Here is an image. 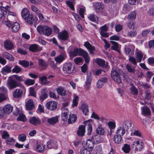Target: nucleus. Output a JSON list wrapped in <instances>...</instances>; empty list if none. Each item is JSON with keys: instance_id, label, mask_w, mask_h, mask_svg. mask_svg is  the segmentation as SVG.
<instances>
[{"instance_id": "1", "label": "nucleus", "mask_w": 154, "mask_h": 154, "mask_svg": "<svg viewBox=\"0 0 154 154\" xmlns=\"http://www.w3.org/2000/svg\"><path fill=\"white\" fill-rule=\"evenodd\" d=\"M9 7L8 6L4 7L0 6V21L2 20L3 16H5V15L8 13L9 15L16 16V14L13 11H8Z\"/></svg>"}, {"instance_id": "2", "label": "nucleus", "mask_w": 154, "mask_h": 154, "mask_svg": "<svg viewBox=\"0 0 154 154\" xmlns=\"http://www.w3.org/2000/svg\"><path fill=\"white\" fill-rule=\"evenodd\" d=\"M111 76L112 79L117 83L122 82V79L119 73L115 70L112 69L111 72Z\"/></svg>"}, {"instance_id": "3", "label": "nucleus", "mask_w": 154, "mask_h": 154, "mask_svg": "<svg viewBox=\"0 0 154 154\" xmlns=\"http://www.w3.org/2000/svg\"><path fill=\"white\" fill-rule=\"evenodd\" d=\"M92 76L91 73L89 72L87 74L85 85H84L85 88L86 90L89 89L91 83Z\"/></svg>"}, {"instance_id": "4", "label": "nucleus", "mask_w": 154, "mask_h": 154, "mask_svg": "<svg viewBox=\"0 0 154 154\" xmlns=\"http://www.w3.org/2000/svg\"><path fill=\"white\" fill-rule=\"evenodd\" d=\"M7 86L10 89H11L15 88L17 86L20 87L23 89H24V86L20 84V85H17L16 82L12 79H9L7 83Z\"/></svg>"}, {"instance_id": "5", "label": "nucleus", "mask_w": 154, "mask_h": 154, "mask_svg": "<svg viewBox=\"0 0 154 154\" xmlns=\"http://www.w3.org/2000/svg\"><path fill=\"white\" fill-rule=\"evenodd\" d=\"M72 63H65L63 67V71L65 73L70 74L72 72Z\"/></svg>"}, {"instance_id": "6", "label": "nucleus", "mask_w": 154, "mask_h": 154, "mask_svg": "<svg viewBox=\"0 0 154 154\" xmlns=\"http://www.w3.org/2000/svg\"><path fill=\"white\" fill-rule=\"evenodd\" d=\"M100 29V35L102 37L107 38L110 35L112 34L111 33H110V34H109L106 32L108 30V27L106 24H105L101 27Z\"/></svg>"}, {"instance_id": "7", "label": "nucleus", "mask_w": 154, "mask_h": 154, "mask_svg": "<svg viewBox=\"0 0 154 154\" xmlns=\"http://www.w3.org/2000/svg\"><path fill=\"white\" fill-rule=\"evenodd\" d=\"M135 47L133 45H130L128 46H125V52L127 55H132L134 54Z\"/></svg>"}, {"instance_id": "8", "label": "nucleus", "mask_w": 154, "mask_h": 154, "mask_svg": "<svg viewBox=\"0 0 154 154\" xmlns=\"http://www.w3.org/2000/svg\"><path fill=\"white\" fill-rule=\"evenodd\" d=\"M70 114L67 108L63 109L61 114L62 119L64 121H66Z\"/></svg>"}, {"instance_id": "9", "label": "nucleus", "mask_w": 154, "mask_h": 154, "mask_svg": "<svg viewBox=\"0 0 154 154\" xmlns=\"http://www.w3.org/2000/svg\"><path fill=\"white\" fill-rule=\"evenodd\" d=\"M83 50L81 48H75L73 51L69 52V56L70 57L73 58L77 56L81 55Z\"/></svg>"}, {"instance_id": "10", "label": "nucleus", "mask_w": 154, "mask_h": 154, "mask_svg": "<svg viewBox=\"0 0 154 154\" xmlns=\"http://www.w3.org/2000/svg\"><path fill=\"white\" fill-rule=\"evenodd\" d=\"M132 147L134 148L137 151H140L143 148V143L142 142H140L139 141L137 140L133 143Z\"/></svg>"}, {"instance_id": "11", "label": "nucleus", "mask_w": 154, "mask_h": 154, "mask_svg": "<svg viewBox=\"0 0 154 154\" xmlns=\"http://www.w3.org/2000/svg\"><path fill=\"white\" fill-rule=\"evenodd\" d=\"M57 106V103L55 101H51L46 104V107L51 110H54L56 109Z\"/></svg>"}, {"instance_id": "12", "label": "nucleus", "mask_w": 154, "mask_h": 154, "mask_svg": "<svg viewBox=\"0 0 154 154\" xmlns=\"http://www.w3.org/2000/svg\"><path fill=\"white\" fill-rule=\"evenodd\" d=\"M69 36L68 32L66 30L61 32L58 35V37L60 39L64 41L67 40Z\"/></svg>"}, {"instance_id": "13", "label": "nucleus", "mask_w": 154, "mask_h": 154, "mask_svg": "<svg viewBox=\"0 0 154 154\" xmlns=\"http://www.w3.org/2000/svg\"><path fill=\"white\" fill-rule=\"evenodd\" d=\"M58 143L55 140H50L47 143V147L49 149H57L58 148Z\"/></svg>"}, {"instance_id": "14", "label": "nucleus", "mask_w": 154, "mask_h": 154, "mask_svg": "<svg viewBox=\"0 0 154 154\" xmlns=\"http://www.w3.org/2000/svg\"><path fill=\"white\" fill-rule=\"evenodd\" d=\"M29 121L31 124L34 125H38L41 123L40 119L38 117L35 116L31 117L29 119Z\"/></svg>"}, {"instance_id": "15", "label": "nucleus", "mask_w": 154, "mask_h": 154, "mask_svg": "<svg viewBox=\"0 0 154 154\" xmlns=\"http://www.w3.org/2000/svg\"><path fill=\"white\" fill-rule=\"evenodd\" d=\"M95 62L100 66L106 67L108 66V63L102 59L99 58H96Z\"/></svg>"}, {"instance_id": "16", "label": "nucleus", "mask_w": 154, "mask_h": 154, "mask_svg": "<svg viewBox=\"0 0 154 154\" xmlns=\"http://www.w3.org/2000/svg\"><path fill=\"white\" fill-rule=\"evenodd\" d=\"M59 118V116H56L48 118L47 119V122L50 125H54L58 122Z\"/></svg>"}, {"instance_id": "17", "label": "nucleus", "mask_w": 154, "mask_h": 154, "mask_svg": "<svg viewBox=\"0 0 154 154\" xmlns=\"http://www.w3.org/2000/svg\"><path fill=\"white\" fill-rule=\"evenodd\" d=\"M29 50L32 52L40 51L42 50V48L39 47L36 44H33L31 45L29 48Z\"/></svg>"}, {"instance_id": "18", "label": "nucleus", "mask_w": 154, "mask_h": 154, "mask_svg": "<svg viewBox=\"0 0 154 154\" xmlns=\"http://www.w3.org/2000/svg\"><path fill=\"white\" fill-rule=\"evenodd\" d=\"M84 45L88 50L90 54H93L94 51L95 50V48L89 42H85Z\"/></svg>"}, {"instance_id": "19", "label": "nucleus", "mask_w": 154, "mask_h": 154, "mask_svg": "<svg viewBox=\"0 0 154 154\" xmlns=\"http://www.w3.org/2000/svg\"><path fill=\"white\" fill-rule=\"evenodd\" d=\"M45 148V145L42 144H37L35 148V150L38 152L41 153L44 151Z\"/></svg>"}, {"instance_id": "20", "label": "nucleus", "mask_w": 154, "mask_h": 154, "mask_svg": "<svg viewBox=\"0 0 154 154\" xmlns=\"http://www.w3.org/2000/svg\"><path fill=\"white\" fill-rule=\"evenodd\" d=\"M22 90L20 89H17L14 90L13 92V96L14 97L16 98H19L20 97L23 93V90H24L25 88L23 89L22 88Z\"/></svg>"}, {"instance_id": "21", "label": "nucleus", "mask_w": 154, "mask_h": 154, "mask_svg": "<svg viewBox=\"0 0 154 154\" xmlns=\"http://www.w3.org/2000/svg\"><path fill=\"white\" fill-rule=\"evenodd\" d=\"M143 54L138 49L136 50V57L137 60V62L140 63L142 60L143 56Z\"/></svg>"}, {"instance_id": "22", "label": "nucleus", "mask_w": 154, "mask_h": 154, "mask_svg": "<svg viewBox=\"0 0 154 154\" xmlns=\"http://www.w3.org/2000/svg\"><path fill=\"white\" fill-rule=\"evenodd\" d=\"M26 107L27 110H29L33 109L34 107L33 100L31 99L29 100L26 103Z\"/></svg>"}, {"instance_id": "23", "label": "nucleus", "mask_w": 154, "mask_h": 154, "mask_svg": "<svg viewBox=\"0 0 154 154\" xmlns=\"http://www.w3.org/2000/svg\"><path fill=\"white\" fill-rule=\"evenodd\" d=\"M4 46L7 50H11L13 48V43L9 40H6L4 42Z\"/></svg>"}, {"instance_id": "24", "label": "nucleus", "mask_w": 154, "mask_h": 154, "mask_svg": "<svg viewBox=\"0 0 154 154\" xmlns=\"http://www.w3.org/2000/svg\"><path fill=\"white\" fill-rule=\"evenodd\" d=\"M93 5L95 10L98 11H102L104 7L103 4L100 2H94Z\"/></svg>"}, {"instance_id": "25", "label": "nucleus", "mask_w": 154, "mask_h": 154, "mask_svg": "<svg viewBox=\"0 0 154 154\" xmlns=\"http://www.w3.org/2000/svg\"><path fill=\"white\" fill-rule=\"evenodd\" d=\"M13 107L11 105L8 104L6 105L3 108V110L5 113L9 114L12 111Z\"/></svg>"}, {"instance_id": "26", "label": "nucleus", "mask_w": 154, "mask_h": 154, "mask_svg": "<svg viewBox=\"0 0 154 154\" xmlns=\"http://www.w3.org/2000/svg\"><path fill=\"white\" fill-rule=\"evenodd\" d=\"M142 114L144 116H149L151 114V111L149 108L146 106L141 107Z\"/></svg>"}, {"instance_id": "27", "label": "nucleus", "mask_w": 154, "mask_h": 154, "mask_svg": "<svg viewBox=\"0 0 154 154\" xmlns=\"http://www.w3.org/2000/svg\"><path fill=\"white\" fill-rule=\"evenodd\" d=\"M66 57L65 54H60L55 58V60L57 63H60L66 59Z\"/></svg>"}, {"instance_id": "28", "label": "nucleus", "mask_w": 154, "mask_h": 154, "mask_svg": "<svg viewBox=\"0 0 154 154\" xmlns=\"http://www.w3.org/2000/svg\"><path fill=\"white\" fill-rule=\"evenodd\" d=\"M80 109L82 111L83 113L85 116L88 115L89 110L88 106L85 104H82L80 107Z\"/></svg>"}, {"instance_id": "29", "label": "nucleus", "mask_w": 154, "mask_h": 154, "mask_svg": "<svg viewBox=\"0 0 154 154\" xmlns=\"http://www.w3.org/2000/svg\"><path fill=\"white\" fill-rule=\"evenodd\" d=\"M38 64L41 67V70H45L48 67L47 63L42 59L39 60Z\"/></svg>"}, {"instance_id": "30", "label": "nucleus", "mask_w": 154, "mask_h": 154, "mask_svg": "<svg viewBox=\"0 0 154 154\" xmlns=\"http://www.w3.org/2000/svg\"><path fill=\"white\" fill-rule=\"evenodd\" d=\"M43 32V34L47 36L50 35L52 32V29L47 26L45 25Z\"/></svg>"}, {"instance_id": "31", "label": "nucleus", "mask_w": 154, "mask_h": 154, "mask_svg": "<svg viewBox=\"0 0 154 154\" xmlns=\"http://www.w3.org/2000/svg\"><path fill=\"white\" fill-rule=\"evenodd\" d=\"M85 132V127L84 125H81L79 128L77 132L78 135L82 136L84 135Z\"/></svg>"}, {"instance_id": "32", "label": "nucleus", "mask_w": 154, "mask_h": 154, "mask_svg": "<svg viewBox=\"0 0 154 154\" xmlns=\"http://www.w3.org/2000/svg\"><path fill=\"white\" fill-rule=\"evenodd\" d=\"M91 140L96 144L99 143L101 142V137L99 135H95L93 136Z\"/></svg>"}, {"instance_id": "33", "label": "nucleus", "mask_w": 154, "mask_h": 154, "mask_svg": "<svg viewBox=\"0 0 154 154\" xmlns=\"http://www.w3.org/2000/svg\"><path fill=\"white\" fill-rule=\"evenodd\" d=\"M20 28V25L17 22H14L11 25V29L12 32H17Z\"/></svg>"}, {"instance_id": "34", "label": "nucleus", "mask_w": 154, "mask_h": 154, "mask_svg": "<svg viewBox=\"0 0 154 154\" xmlns=\"http://www.w3.org/2000/svg\"><path fill=\"white\" fill-rule=\"evenodd\" d=\"M56 90L57 94L60 95L64 96L66 94V91L62 87H58L56 89Z\"/></svg>"}, {"instance_id": "35", "label": "nucleus", "mask_w": 154, "mask_h": 154, "mask_svg": "<svg viewBox=\"0 0 154 154\" xmlns=\"http://www.w3.org/2000/svg\"><path fill=\"white\" fill-rule=\"evenodd\" d=\"M81 55L84 58L85 62L88 64L90 62V57L88 52L83 50Z\"/></svg>"}, {"instance_id": "36", "label": "nucleus", "mask_w": 154, "mask_h": 154, "mask_svg": "<svg viewBox=\"0 0 154 154\" xmlns=\"http://www.w3.org/2000/svg\"><path fill=\"white\" fill-rule=\"evenodd\" d=\"M81 55L84 58L85 62L88 64L90 62V57L88 52L83 50Z\"/></svg>"}, {"instance_id": "37", "label": "nucleus", "mask_w": 154, "mask_h": 154, "mask_svg": "<svg viewBox=\"0 0 154 154\" xmlns=\"http://www.w3.org/2000/svg\"><path fill=\"white\" fill-rule=\"evenodd\" d=\"M79 100V97L76 95L74 94L73 99L72 100V106L73 107H76L77 106Z\"/></svg>"}, {"instance_id": "38", "label": "nucleus", "mask_w": 154, "mask_h": 154, "mask_svg": "<svg viewBox=\"0 0 154 154\" xmlns=\"http://www.w3.org/2000/svg\"><path fill=\"white\" fill-rule=\"evenodd\" d=\"M136 15L137 13L135 11H132L129 14L127 18L129 20H134L136 18Z\"/></svg>"}, {"instance_id": "39", "label": "nucleus", "mask_w": 154, "mask_h": 154, "mask_svg": "<svg viewBox=\"0 0 154 154\" xmlns=\"http://www.w3.org/2000/svg\"><path fill=\"white\" fill-rule=\"evenodd\" d=\"M77 119V117L75 115L72 114L70 115L68 119V122L69 124H72L75 122Z\"/></svg>"}, {"instance_id": "40", "label": "nucleus", "mask_w": 154, "mask_h": 154, "mask_svg": "<svg viewBox=\"0 0 154 154\" xmlns=\"http://www.w3.org/2000/svg\"><path fill=\"white\" fill-rule=\"evenodd\" d=\"M125 130L121 127H119L117 129L116 131V134L119 135L122 137L125 134Z\"/></svg>"}, {"instance_id": "41", "label": "nucleus", "mask_w": 154, "mask_h": 154, "mask_svg": "<svg viewBox=\"0 0 154 154\" xmlns=\"http://www.w3.org/2000/svg\"><path fill=\"white\" fill-rule=\"evenodd\" d=\"M126 67L129 72L135 73L136 71L135 68L136 67V66L134 65V66H133L131 65L128 64L126 65Z\"/></svg>"}, {"instance_id": "42", "label": "nucleus", "mask_w": 154, "mask_h": 154, "mask_svg": "<svg viewBox=\"0 0 154 154\" xmlns=\"http://www.w3.org/2000/svg\"><path fill=\"white\" fill-rule=\"evenodd\" d=\"M110 42L112 44L111 48L113 50H116L120 53V50L118 49L119 48V45L117 43L113 41H111Z\"/></svg>"}, {"instance_id": "43", "label": "nucleus", "mask_w": 154, "mask_h": 154, "mask_svg": "<svg viewBox=\"0 0 154 154\" xmlns=\"http://www.w3.org/2000/svg\"><path fill=\"white\" fill-rule=\"evenodd\" d=\"M22 16L23 18L25 19L30 15L29 12L27 8H24L22 11Z\"/></svg>"}, {"instance_id": "44", "label": "nucleus", "mask_w": 154, "mask_h": 154, "mask_svg": "<svg viewBox=\"0 0 154 154\" xmlns=\"http://www.w3.org/2000/svg\"><path fill=\"white\" fill-rule=\"evenodd\" d=\"M131 123L129 121H124L123 122L122 126H121L125 130H127L130 127H131Z\"/></svg>"}, {"instance_id": "45", "label": "nucleus", "mask_w": 154, "mask_h": 154, "mask_svg": "<svg viewBox=\"0 0 154 154\" xmlns=\"http://www.w3.org/2000/svg\"><path fill=\"white\" fill-rule=\"evenodd\" d=\"M96 132L98 134L103 135L104 133V130L102 127V125L100 124L98 125L97 128L96 130Z\"/></svg>"}, {"instance_id": "46", "label": "nucleus", "mask_w": 154, "mask_h": 154, "mask_svg": "<svg viewBox=\"0 0 154 154\" xmlns=\"http://www.w3.org/2000/svg\"><path fill=\"white\" fill-rule=\"evenodd\" d=\"M131 87L130 88V93L133 95H137L138 94L137 89L135 88L134 85L132 84L130 85Z\"/></svg>"}, {"instance_id": "47", "label": "nucleus", "mask_w": 154, "mask_h": 154, "mask_svg": "<svg viewBox=\"0 0 154 154\" xmlns=\"http://www.w3.org/2000/svg\"><path fill=\"white\" fill-rule=\"evenodd\" d=\"M25 21L29 24H32L34 21V16L32 14H30L25 19Z\"/></svg>"}, {"instance_id": "48", "label": "nucleus", "mask_w": 154, "mask_h": 154, "mask_svg": "<svg viewBox=\"0 0 154 154\" xmlns=\"http://www.w3.org/2000/svg\"><path fill=\"white\" fill-rule=\"evenodd\" d=\"M39 80L40 81L41 84L43 85L47 84L49 83V81L47 80V78L45 76L40 77Z\"/></svg>"}, {"instance_id": "49", "label": "nucleus", "mask_w": 154, "mask_h": 154, "mask_svg": "<svg viewBox=\"0 0 154 154\" xmlns=\"http://www.w3.org/2000/svg\"><path fill=\"white\" fill-rule=\"evenodd\" d=\"M2 22L3 24L7 26L10 27L11 26V23L8 19H7L5 16H3L2 19Z\"/></svg>"}, {"instance_id": "50", "label": "nucleus", "mask_w": 154, "mask_h": 154, "mask_svg": "<svg viewBox=\"0 0 154 154\" xmlns=\"http://www.w3.org/2000/svg\"><path fill=\"white\" fill-rule=\"evenodd\" d=\"M3 55L4 57L6 58L11 61H13L14 60V57L12 56V55L7 52H3Z\"/></svg>"}, {"instance_id": "51", "label": "nucleus", "mask_w": 154, "mask_h": 154, "mask_svg": "<svg viewBox=\"0 0 154 154\" xmlns=\"http://www.w3.org/2000/svg\"><path fill=\"white\" fill-rule=\"evenodd\" d=\"M11 71V68L8 66H6L3 68L2 71V73L3 74H5L6 73H10Z\"/></svg>"}, {"instance_id": "52", "label": "nucleus", "mask_w": 154, "mask_h": 154, "mask_svg": "<svg viewBox=\"0 0 154 154\" xmlns=\"http://www.w3.org/2000/svg\"><path fill=\"white\" fill-rule=\"evenodd\" d=\"M94 143L92 140L90 139H88L85 143L86 146L88 147V149L90 148V149H91L93 147Z\"/></svg>"}, {"instance_id": "53", "label": "nucleus", "mask_w": 154, "mask_h": 154, "mask_svg": "<svg viewBox=\"0 0 154 154\" xmlns=\"http://www.w3.org/2000/svg\"><path fill=\"white\" fill-rule=\"evenodd\" d=\"M128 60L130 63H131L134 65L136 66L137 65V60H136L135 58L132 56L129 55Z\"/></svg>"}, {"instance_id": "54", "label": "nucleus", "mask_w": 154, "mask_h": 154, "mask_svg": "<svg viewBox=\"0 0 154 154\" xmlns=\"http://www.w3.org/2000/svg\"><path fill=\"white\" fill-rule=\"evenodd\" d=\"M122 137L119 135L116 134L114 137V141L115 143H119L122 141Z\"/></svg>"}, {"instance_id": "55", "label": "nucleus", "mask_w": 154, "mask_h": 154, "mask_svg": "<svg viewBox=\"0 0 154 154\" xmlns=\"http://www.w3.org/2000/svg\"><path fill=\"white\" fill-rule=\"evenodd\" d=\"M91 151V149L83 147L80 150V153L81 154H90Z\"/></svg>"}, {"instance_id": "56", "label": "nucleus", "mask_w": 154, "mask_h": 154, "mask_svg": "<svg viewBox=\"0 0 154 154\" xmlns=\"http://www.w3.org/2000/svg\"><path fill=\"white\" fill-rule=\"evenodd\" d=\"M45 25H39L37 28L38 32L40 34H43Z\"/></svg>"}, {"instance_id": "57", "label": "nucleus", "mask_w": 154, "mask_h": 154, "mask_svg": "<svg viewBox=\"0 0 154 154\" xmlns=\"http://www.w3.org/2000/svg\"><path fill=\"white\" fill-rule=\"evenodd\" d=\"M35 83V80L28 79L24 81L25 84L28 85H34Z\"/></svg>"}, {"instance_id": "58", "label": "nucleus", "mask_w": 154, "mask_h": 154, "mask_svg": "<svg viewBox=\"0 0 154 154\" xmlns=\"http://www.w3.org/2000/svg\"><path fill=\"white\" fill-rule=\"evenodd\" d=\"M86 123V124L85 125L88 128V134L89 135L91 134L92 131V126L89 121H87Z\"/></svg>"}, {"instance_id": "59", "label": "nucleus", "mask_w": 154, "mask_h": 154, "mask_svg": "<svg viewBox=\"0 0 154 154\" xmlns=\"http://www.w3.org/2000/svg\"><path fill=\"white\" fill-rule=\"evenodd\" d=\"M122 149L125 153H128L130 150V148L129 145L127 144H125L122 148Z\"/></svg>"}, {"instance_id": "60", "label": "nucleus", "mask_w": 154, "mask_h": 154, "mask_svg": "<svg viewBox=\"0 0 154 154\" xmlns=\"http://www.w3.org/2000/svg\"><path fill=\"white\" fill-rule=\"evenodd\" d=\"M88 19L91 21L95 22L98 20L97 17L93 14H90L88 17Z\"/></svg>"}, {"instance_id": "61", "label": "nucleus", "mask_w": 154, "mask_h": 154, "mask_svg": "<svg viewBox=\"0 0 154 154\" xmlns=\"http://www.w3.org/2000/svg\"><path fill=\"white\" fill-rule=\"evenodd\" d=\"M74 0H67L66 1V3L68 6L72 10H74V6L72 2Z\"/></svg>"}, {"instance_id": "62", "label": "nucleus", "mask_w": 154, "mask_h": 154, "mask_svg": "<svg viewBox=\"0 0 154 154\" xmlns=\"http://www.w3.org/2000/svg\"><path fill=\"white\" fill-rule=\"evenodd\" d=\"M17 119L18 120L23 122H25L26 120L25 115L23 114H20Z\"/></svg>"}, {"instance_id": "63", "label": "nucleus", "mask_w": 154, "mask_h": 154, "mask_svg": "<svg viewBox=\"0 0 154 154\" xmlns=\"http://www.w3.org/2000/svg\"><path fill=\"white\" fill-rule=\"evenodd\" d=\"M107 124L110 129H114L116 126L115 123L113 122H109Z\"/></svg>"}, {"instance_id": "64", "label": "nucleus", "mask_w": 154, "mask_h": 154, "mask_svg": "<svg viewBox=\"0 0 154 154\" xmlns=\"http://www.w3.org/2000/svg\"><path fill=\"white\" fill-rule=\"evenodd\" d=\"M21 68L18 66L16 65L12 70V71L14 73H18L21 71Z\"/></svg>"}]
</instances>
